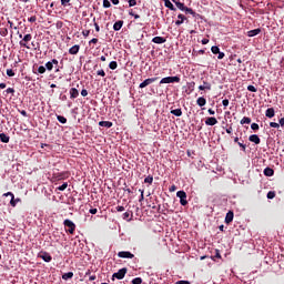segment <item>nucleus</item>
Here are the masks:
<instances>
[{
    "instance_id": "1",
    "label": "nucleus",
    "mask_w": 284,
    "mask_h": 284,
    "mask_svg": "<svg viewBox=\"0 0 284 284\" xmlns=\"http://www.w3.org/2000/svg\"><path fill=\"white\" fill-rule=\"evenodd\" d=\"M19 39H22L19 41L20 48H26L27 50H31L32 48L30 47V41H32V34L27 33L24 37L23 34L19 33Z\"/></svg>"
},
{
    "instance_id": "2",
    "label": "nucleus",
    "mask_w": 284,
    "mask_h": 284,
    "mask_svg": "<svg viewBox=\"0 0 284 284\" xmlns=\"http://www.w3.org/2000/svg\"><path fill=\"white\" fill-rule=\"evenodd\" d=\"M63 225L64 227H68L65 232H68L69 234H74L77 230V224H74V222H72L71 220H64Z\"/></svg>"
},
{
    "instance_id": "3",
    "label": "nucleus",
    "mask_w": 284,
    "mask_h": 284,
    "mask_svg": "<svg viewBox=\"0 0 284 284\" xmlns=\"http://www.w3.org/2000/svg\"><path fill=\"white\" fill-rule=\"evenodd\" d=\"M164 83H181V78L179 75L166 77L160 81V85H163Z\"/></svg>"
},
{
    "instance_id": "4",
    "label": "nucleus",
    "mask_w": 284,
    "mask_h": 284,
    "mask_svg": "<svg viewBox=\"0 0 284 284\" xmlns=\"http://www.w3.org/2000/svg\"><path fill=\"white\" fill-rule=\"evenodd\" d=\"M178 199H180V204L185 206L187 205V193L185 191H178L176 192Z\"/></svg>"
},
{
    "instance_id": "5",
    "label": "nucleus",
    "mask_w": 284,
    "mask_h": 284,
    "mask_svg": "<svg viewBox=\"0 0 284 284\" xmlns=\"http://www.w3.org/2000/svg\"><path fill=\"white\" fill-rule=\"evenodd\" d=\"M125 274H128V268H120L116 273L113 274V278H118V281H123V278H125Z\"/></svg>"
},
{
    "instance_id": "6",
    "label": "nucleus",
    "mask_w": 284,
    "mask_h": 284,
    "mask_svg": "<svg viewBox=\"0 0 284 284\" xmlns=\"http://www.w3.org/2000/svg\"><path fill=\"white\" fill-rule=\"evenodd\" d=\"M155 81H159V78H149L140 83L139 88L143 90V88H148V85H151V83H154Z\"/></svg>"
},
{
    "instance_id": "7",
    "label": "nucleus",
    "mask_w": 284,
    "mask_h": 284,
    "mask_svg": "<svg viewBox=\"0 0 284 284\" xmlns=\"http://www.w3.org/2000/svg\"><path fill=\"white\" fill-rule=\"evenodd\" d=\"M38 256L39 258H42L44 263H50L52 261V255H50L48 252H40Z\"/></svg>"
},
{
    "instance_id": "8",
    "label": "nucleus",
    "mask_w": 284,
    "mask_h": 284,
    "mask_svg": "<svg viewBox=\"0 0 284 284\" xmlns=\"http://www.w3.org/2000/svg\"><path fill=\"white\" fill-rule=\"evenodd\" d=\"M118 256L119 258H134V254H132L130 251H120Z\"/></svg>"
},
{
    "instance_id": "9",
    "label": "nucleus",
    "mask_w": 284,
    "mask_h": 284,
    "mask_svg": "<svg viewBox=\"0 0 284 284\" xmlns=\"http://www.w3.org/2000/svg\"><path fill=\"white\" fill-rule=\"evenodd\" d=\"M53 179H55V181H63V180L68 179V172L55 173L53 175Z\"/></svg>"
},
{
    "instance_id": "10",
    "label": "nucleus",
    "mask_w": 284,
    "mask_h": 284,
    "mask_svg": "<svg viewBox=\"0 0 284 284\" xmlns=\"http://www.w3.org/2000/svg\"><path fill=\"white\" fill-rule=\"evenodd\" d=\"M248 141H251V143H255V145H260L261 144V138H258L257 134H252L248 136Z\"/></svg>"
},
{
    "instance_id": "11",
    "label": "nucleus",
    "mask_w": 284,
    "mask_h": 284,
    "mask_svg": "<svg viewBox=\"0 0 284 284\" xmlns=\"http://www.w3.org/2000/svg\"><path fill=\"white\" fill-rule=\"evenodd\" d=\"M234 221V212L229 211L225 216V223L226 225H230Z\"/></svg>"
},
{
    "instance_id": "12",
    "label": "nucleus",
    "mask_w": 284,
    "mask_h": 284,
    "mask_svg": "<svg viewBox=\"0 0 284 284\" xmlns=\"http://www.w3.org/2000/svg\"><path fill=\"white\" fill-rule=\"evenodd\" d=\"M165 41H168V39H165L164 37H154L152 39V43H156L159 45H161L162 43H165Z\"/></svg>"
},
{
    "instance_id": "13",
    "label": "nucleus",
    "mask_w": 284,
    "mask_h": 284,
    "mask_svg": "<svg viewBox=\"0 0 284 284\" xmlns=\"http://www.w3.org/2000/svg\"><path fill=\"white\" fill-rule=\"evenodd\" d=\"M216 123H219V120L214 116L206 118L205 120V125H216Z\"/></svg>"
},
{
    "instance_id": "14",
    "label": "nucleus",
    "mask_w": 284,
    "mask_h": 284,
    "mask_svg": "<svg viewBox=\"0 0 284 284\" xmlns=\"http://www.w3.org/2000/svg\"><path fill=\"white\" fill-rule=\"evenodd\" d=\"M69 94L70 99H77L79 97V90L77 88H71Z\"/></svg>"
},
{
    "instance_id": "15",
    "label": "nucleus",
    "mask_w": 284,
    "mask_h": 284,
    "mask_svg": "<svg viewBox=\"0 0 284 284\" xmlns=\"http://www.w3.org/2000/svg\"><path fill=\"white\" fill-rule=\"evenodd\" d=\"M79 50H81V47L79 44H74L69 49V54H79Z\"/></svg>"
},
{
    "instance_id": "16",
    "label": "nucleus",
    "mask_w": 284,
    "mask_h": 284,
    "mask_svg": "<svg viewBox=\"0 0 284 284\" xmlns=\"http://www.w3.org/2000/svg\"><path fill=\"white\" fill-rule=\"evenodd\" d=\"M199 90H201V91H203V90H212V83H210L207 81H203V85H200Z\"/></svg>"
},
{
    "instance_id": "17",
    "label": "nucleus",
    "mask_w": 284,
    "mask_h": 284,
    "mask_svg": "<svg viewBox=\"0 0 284 284\" xmlns=\"http://www.w3.org/2000/svg\"><path fill=\"white\" fill-rule=\"evenodd\" d=\"M123 28V20H120V21H116L114 24H113V30L115 32H119V30H121Z\"/></svg>"
},
{
    "instance_id": "18",
    "label": "nucleus",
    "mask_w": 284,
    "mask_h": 284,
    "mask_svg": "<svg viewBox=\"0 0 284 284\" xmlns=\"http://www.w3.org/2000/svg\"><path fill=\"white\" fill-rule=\"evenodd\" d=\"M164 6H165V8H169V10L176 12L174 4L170 0H164Z\"/></svg>"
},
{
    "instance_id": "19",
    "label": "nucleus",
    "mask_w": 284,
    "mask_h": 284,
    "mask_svg": "<svg viewBox=\"0 0 284 284\" xmlns=\"http://www.w3.org/2000/svg\"><path fill=\"white\" fill-rule=\"evenodd\" d=\"M178 19H179V20L175 21V26H182V23H183L187 18H185V16H183V13H180V14L178 16Z\"/></svg>"
},
{
    "instance_id": "20",
    "label": "nucleus",
    "mask_w": 284,
    "mask_h": 284,
    "mask_svg": "<svg viewBox=\"0 0 284 284\" xmlns=\"http://www.w3.org/2000/svg\"><path fill=\"white\" fill-rule=\"evenodd\" d=\"M99 125H100V128H108V129H110V128H112L113 123L110 122V121H100Z\"/></svg>"
},
{
    "instance_id": "21",
    "label": "nucleus",
    "mask_w": 284,
    "mask_h": 284,
    "mask_svg": "<svg viewBox=\"0 0 284 284\" xmlns=\"http://www.w3.org/2000/svg\"><path fill=\"white\" fill-rule=\"evenodd\" d=\"M274 114H275L274 108H270L265 112V116H267V119H274Z\"/></svg>"
},
{
    "instance_id": "22",
    "label": "nucleus",
    "mask_w": 284,
    "mask_h": 284,
    "mask_svg": "<svg viewBox=\"0 0 284 284\" xmlns=\"http://www.w3.org/2000/svg\"><path fill=\"white\" fill-rule=\"evenodd\" d=\"M261 34V29H253L251 31H247V37H256Z\"/></svg>"
},
{
    "instance_id": "23",
    "label": "nucleus",
    "mask_w": 284,
    "mask_h": 284,
    "mask_svg": "<svg viewBox=\"0 0 284 284\" xmlns=\"http://www.w3.org/2000/svg\"><path fill=\"white\" fill-rule=\"evenodd\" d=\"M206 103H207V100H205V98H203V97H200V98L196 100V104H197L200 108H203Z\"/></svg>"
},
{
    "instance_id": "24",
    "label": "nucleus",
    "mask_w": 284,
    "mask_h": 284,
    "mask_svg": "<svg viewBox=\"0 0 284 284\" xmlns=\"http://www.w3.org/2000/svg\"><path fill=\"white\" fill-rule=\"evenodd\" d=\"M0 141L2 143H10V136H8L6 133H0Z\"/></svg>"
},
{
    "instance_id": "25",
    "label": "nucleus",
    "mask_w": 284,
    "mask_h": 284,
    "mask_svg": "<svg viewBox=\"0 0 284 284\" xmlns=\"http://www.w3.org/2000/svg\"><path fill=\"white\" fill-rule=\"evenodd\" d=\"M264 176H274V170L272 168L264 169Z\"/></svg>"
},
{
    "instance_id": "26",
    "label": "nucleus",
    "mask_w": 284,
    "mask_h": 284,
    "mask_svg": "<svg viewBox=\"0 0 284 284\" xmlns=\"http://www.w3.org/2000/svg\"><path fill=\"white\" fill-rule=\"evenodd\" d=\"M172 1H173V3H175L176 8H178L179 10H181L182 12L185 10V4H184V3L179 2V1H176V0H172Z\"/></svg>"
},
{
    "instance_id": "27",
    "label": "nucleus",
    "mask_w": 284,
    "mask_h": 284,
    "mask_svg": "<svg viewBox=\"0 0 284 284\" xmlns=\"http://www.w3.org/2000/svg\"><path fill=\"white\" fill-rule=\"evenodd\" d=\"M14 88H8L7 90L3 91V95L8 97V94H11V97H14Z\"/></svg>"
},
{
    "instance_id": "28",
    "label": "nucleus",
    "mask_w": 284,
    "mask_h": 284,
    "mask_svg": "<svg viewBox=\"0 0 284 284\" xmlns=\"http://www.w3.org/2000/svg\"><path fill=\"white\" fill-rule=\"evenodd\" d=\"M241 125H250V123H252V119L248 118V116H244L242 120H241Z\"/></svg>"
},
{
    "instance_id": "29",
    "label": "nucleus",
    "mask_w": 284,
    "mask_h": 284,
    "mask_svg": "<svg viewBox=\"0 0 284 284\" xmlns=\"http://www.w3.org/2000/svg\"><path fill=\"white\" fill-rule=\"evenodd\" d=\"M183 12H185V14H192V17H196V12L192 10V8L184 7Z\"/></svg>"
},
{
    "instance_id": "30",
    "label": "nucleus",
    "mask_w": 284,
    "mask_h": 284,
    "mask_svg": "<svg viewBox=\"0 0 284 284\" xmlns=\"http://www.w3.org/2000/svg\"><path fill=\"white\" fill-rule=\"evenodd\" d=\"M171 114H174V116H183V111L181 109H174L171 110Z\"/></svg>"
},
{
    "instance_id": "31",
    "label": "nucleus",
    "mask_w": 284,
    "mask_h": 284,
    "mask_svg": "<svg viewBox=\"0 0 284 284\" xmlns=\"http://www.w3.org/2000/svg\"><path fill=\"white\" fill-rule=\"evenodd\" d=\"M74 276L73 272H68L62 275L63 281H69V278H72Z\"/></svg>"
},
{
    "instance_id": "32",
    "label": "nucleus",
    "mask_w": 284,
    "mask_h": 284,
    "mask_svg": "<svg viewBox=\"0 0 284 284\" xmlns=\"http://www.w3.org/2000/svg\"><path fill=\"white\" fill-rule=\"evenodd\" d=\"M21 202V199H14V195H12L11 201H10V205L12 207H17V203Z\"/></svg>"
},
{
    "instance_id": "33",
    "label": "nucleus",
    "mask_w": 284,
    "mask_h": 284,
    "mask_svg": "<svg viewBox=\"0 0 284 284\" xmlns=\"http://www.w3.org/2000/svg\"><path fill=\"white\" fill-rule=\"evenodd\" d=\"M45 67H43V65H40V67H38V70L37 71H34V74H45Z\"/></svg>"
},
{
    "instance_id": "34",
    "label": "nucleus",
    "mask_w": 284,
    "mask_h": 284,
    "mask_svg": "<svg viewBox=\"0 0 284 284\" xmlns=\"http://www.w3.org/2000/svg\"><path fill=\"white\" fill-rule=\"evenodd\" d=\"M44 68H45V70H48V72H52V70H54V67H53V64L51 63V61L47 62V63L44 64Z\"/></svg>"
},
{
    "instance_id": "35",
    "label": "nucleus",
    "mask_w": 284,
    "mask_h": 284,
    "mask_svg": "<svg viewBox=\"0 0 284 284\" xmlns=\"http://www.w3.org/2000/svg\"><path fill=\"white\" fill-rule=\"evenodd\" d=\"M144 183H149V185H152L154 183V176L149 175L144 179Z\"/></svg>"
},
{
    "instance_id": "36",
    "label": "nucleus",
    "mask_w": 284,
    "mask_h": 284,
    "mask_svg": "<svg viewBox=\"0 0 284 284\" xmlns=\"http://www.w3.org/2000/svg\"><path fill=\"white\" fill-rule=\"evenodd\" d=\"M57 120L59 121V123H62V124L68 123V119H65V116L63 115H57Z\"/></svg>"
},
{
    "instance_id": "37",
    "label": "nucleus",
    "mask_w": 284,
    "mask_h": 284,
    "mask_svg": "<svg viewBox=\"0 0 284 284\" xmlns=\"http://www.w3.org/2000/svg\"><path fill=\"white\" fill-rule=\"evenodd\" d=\"M109 68L110 70H116V68H119V63H116V61H111L109 63Z\"/></svg>"
},
{
    "instance_id": "38",
    "label": "nucleus",
    "mask_w": 284,
    "mask_h": 284,
    "mask_svg": "<svg viewBox=\"0 0 284 284\" xmlns=\"http://www.w3.org/2000/svg\"><path fill=\"white\" fill-rule=\"evenodd\" d=\"M211 52H212L213 54H221V49H220L219 47H216V45H213V47L211 48Z\"/></svg>"
},
{
    "instance_id": "39",
    "label": "nucleus",
    "mask_w": 284,
    "mask_h": 284,
    "mask_svg": "<svg viewBox=\"0 0 284 284\" xmlns=\"http://www.w3.org/2000/svg\"><path fill=\"white\" fill-rule=\"evenodd\" d=\"M55 190H59V192H64V190H68V182H64L62 185L58 186Z\"/></svg>"
},
{
    "instance_id": "40",
    "label": "nucleus",
    "mask_w": 284,
    "mask_h": 284,
    "mask_svg": "<svg viewBox=\"0 0 284 284\" xmlns=\"http://www.w3.org/2000/svg\"><path fill=\"white\" fill-rule=\"evenodd\" d=\"M129 16H130V17H133L134 19H141V16L134 13V10H133V9H131V10L129 11Z\"/></svg>"
},
{
    "instance_id": "41",
    "label": "nucleus",
    "mask_w": 284,
    "mask_h": 284,
    "mask_svg": "<svg viewBox=\"0 0 284 284\" xmlns=\"http://www.w3.org/2000/svg\"><path fill=\"white\" fill-rule=\"evenodd\" d=\"M131 283H132V284H141V283H143V278H141V277H135V278L132 280Z\"/></svg>"
},
{
    "instance_id": "42",
    "label": "nucleus",
    "mask_w": 284,
    "mask_h": 284,
    "mask_svg": "<svg viewBox=\"0 0 284 284\" xmlns=\"http://www.w3.org/2000/svg\"><path fill=\"white\" fill-rule=\"evenodd\" d=\"M237 145H240L242 152H245V150H247V145H245V143H243V141L237 142Z\"/></svg>"
},
{
    "instance_id": "43",
    "label": "nucleus",
    "mask_w": 284,
    "mask_h": 284,
    "mask_svg": "<svg viewBox=\"0 0 284 284\" xmlns=\"http://www.w3.org/2000/svg\"><path fill=\"white\" fill-rule=\"evenodd\" d=\"M267 199H275L276 197V192H274V191H270L268 193H267Z\"/></svg>"
},
{
    "instance_id": "44",
    "label": "nucleus",
    "mask_w": 284,
    "mask_h": 284,
    "mask_svg": "<svg viewBox=\"0 0 284 284\" xmlns=\"http://www.w3.org/2000/svg\"><path fill=\"white\" fill-rule=\"evenodd\" d=\"M0 34H1L2 37H8V28H2V29L0 30Z\"/></svg>"
},
{
    "instance_id": "45",
    "label": "nucleus",
    "mask_w": 284,
    "mask_h": 284,
    "mask_svg": "<svg viewBox=\"0 0 284 284\" xmlns=\"http://www.w3.org/2000/svg\"><path fill=\"white\" fill-rule=\"evenodd\" d=\"M103 8H112V3H110V0H103Z\"/></svg>"
},
{
    "instance_id": "46",
    "label": "nucleus",
    "mask_w": 284,
    "mask_h": 284,
    "mask_svg": "<svg viewBox=\"0 0 284 284\" xmlns=\"http://www.w3.org/2000/svg\"><path fill=\"white\" fill-rule=\"evenodd\" d=\"M251 129H252L254 132H256V131H258L260 126H258L257 123H252V124H251Z\"/></svg>"
},
{
    "instance_id": "47",
    "label": "nucleus",
    "mask_w": 284,
    "mask_h": 284,
    "mask_svg": "<svg viewBox=\"0 0 284 284\" xmlns=\"http://www.w3.org/2000/svg\"><path fill=\"white\" fill-rule=\"evenodd\" d=\"M247 90H248V92H258V90L254 85H248Z\"/></svg>"
},
{
    "instance_id": "48",
    "label": "nucleus",
    "mask_w": 284,
    "mask_h": 284,
    "mask_svg": "<svg viewBox=\"0 0 284 284\" xmlns=\"http://www.w3.org/2000/svg\"><path fill=\"white\" fill-rule=\"evenodd\" d=\"M70 1L71 0H61V6H63V8H67V6H70Z\"/></svg>"
},
{
    "instance_id": "49",
    "label": "nucleus",
    "mask_w": 284,
    "mask_h": 284,
    "mask_svg": "<svg viewBox=\"0 0 284 284\" xmlns=\"http://www.w3.org/2000/svg\"><path fill=\"white\" fill-rule=\"evenodd\" d=\"M136 6V0H129V8H134Z\"/></svg>"
},
{
    "instance_id": "50",
    "label": "nucleus",
    "mask_w": 284,
    "mask_h": 284,
    "mask_svg": "<svg viewBox=\"0 0 284 284\" xmlns=\"http://www.w3.org/2000/svg\"><path fill=\"white\" fill-rule=\"evenodd\" d=\"M82 36L88 39V37H90V30H83L82 31Z\"/></svg>"
},
{
    "instance_id": "51",
    "label": "nucleus",
    "mask_w": 284,
    "mask_h": 284,
    "mask_svg": "<svg viewBox=\"0 0 284 284\" xmlns=\"http://www.w3.org/2000/svg\"><path fill=\"white\" fill-rule=\"evenodd\" d=\"M194 85H196L195 82H190L189 83V90H191V92H194Z\"/></svg>"
},
{
    "instance_id": "52",
    "label": "nucleus",
    "mask_w": 284,
    "mask_h": 284,
    "mask_svg": "<svg viewBox=\"0 0 284 284\" xmlns=\"http://www.w3.org/2000/svg\"><path fill=\"white\" fill-rule=\"evenodd\" d=\"M92 43H93V44L99 43V39H97V38L91 39V40L89 41V45H92Z\"/></svg>"
},
{
    "instance_id": "53",
    "label": "nucleus",
    "mask_w": 284,
    "mask_h": 284,
    "mask_svg": "<svg viewBox=\"0 0 284 284\" xmlns=\"http://www.w3.org/2000/svg\"><path fill=\"white\" fill-rule=\"evenodd\" d=\"M7 75L8 77H14V71L12 69L7 70Z\"/></svg>"
},
{
    "instance_id": "54",
    "label": "nucleus",
    "mask_w": 284,
    "mask_h": 284,
    "mask_svg": "<svg viewBox=\"0 0 284 284\" xmlns=\"http://www.w3.org/2000/svg\"><path fill=\"white\" fill-rule=\"evenodd\" d=\"M98 77H105V71L103 69L97 72Z\"/></svg>"
},
{
    "instance_id": "55",
    "label": "nucleus",
    "mask_w": 284,
    "mask_h": 284,
    "mask_svg": "<svg viewBox=\"0 0 284 284\" xmlns=\"http://www.w3.org/2000/svg\"><path fill=\"white\" fill-rule=\"evenodd\" d=\"M270 126H271V128H276V129H278V128H281V124H278V123H276V122H271V123H270Z\"/></svg>"
},
{
    "instance_id": "56",
    "label": "nucleus",
    "mask_w": 284,
    "mask_h": 284,
    "mask_svg": "<svg viewBox=\"0 0 284 284\" xmlns=\"http://www.w3.org/2000/svg\"><path fill=\"white\" fill-rule=\"evenodd\" d=\"M30 23H34L37 21V16H32L28 19Z\"/></svg>"
},
{
    "instance_id": "57",
    "label": "nucleus",
    "mask_w": 284,
    "mask_h": 284,
    "mask_svg": "<svg viewBox=\"0 0 284 284\" xmlns=\"http://www.w3.org/2000/svg\"><path fill=\"white\" fill-rule=\"evenodd\" d=\"M222 105H224V108H227V105H230V100L224 99V100L222 101Z\"/></svg>"
},
{
    "instance_id": "58",
    "label": "nucleus",
    "mask_w": 284,
    "mask_h": 284,
    "mask_svg": "<svg viewBox=\"0 0 284 284\" xmlns=\"http://www.w3.org/2000/svg\"><path fill=\"white\" fill-rule=\"evenodd\" d=\"M175 284H192V283H190V281L181 280V281H178Z\"/></svg>"
},
{
    "instance_id": "59",
    "label": "nucleus",
    "mask_w": 284,
    "mask_h": 284,
    "mask_svg": "<svg viewBox=\"0 0 284 284\" xmlns=\"http://www.w3.org/2000/svg\"><path fill=\"white\" fill-rule=\"evenodd\" d=\"M115 210H116V212H125L124 206H116Z\"/></svg>"
},
{
    "instance_id": "60",
    "label": "nucleus",
    "mask_w": 284,
    "mask_h": 284,
    "mask_svg": "<svg viewBox=\"0 0 284 284\" xmlns=\"http://www.w3.org/2000/svg\"><path fill=\"white\" fill-rule=\"evenodd\" d=\"M123 219H124V221H129L130 214L128 212L123 213Z\"/></svg>"
},
{
    "instance_id": "61",
    "label": "nucleus",
    "mask_w": 284,
    "mask_h": 284,
    "mask_svg": "<svg viewBox=\"0 0 284 284\" xmlns=\"http://www.w3.org/2000/svg\"><path fill=\"white\" fill-rule=\"evenodd\" d=\"M219 55H217V59H225V53L224 52H221L220 51V53H217Z\"/></svg>"
},
{
    "instance_id": "62",
    "label": "nucleus",
    "mask_w": 284,
    "mask_h": 284,
    "mask_svg": "<svg viewBox=\"0 0 284 284\" xmlns=\"http://www.w3.org/2000/svg\"><path fill=\"white\" fill-rule=\"evenodd\" d=\"M214 258H221V252L219 250L215 251Z\"/></svg>"
},
{
    "instance_id": "63",
    "label": "nucleus",
    "mask_w": 284,
    "mask_h": 284,
    "mask_svg": "<svg viewBox=\"0 0 284 284\" xmlns=\"http://www.w3.org/2000/svg\"><path fill=\"white\" fill-rule=\"evenodd\" d=\"M233 128L232 126H229L227 129H226V134H232V132H233Z\"/></svg>"
},
{
    "instance_id": "64",
    "label": "nucleus",
    "mask_w": 284,
    "mask_h": 284,
    "mask_svg": "<svg viewBox=\"0 0 284 284\" xmlns=\"http://www.w3.org/2000/svg\"><path fill=\"white\" fill-rule=\"evenodd\" d=\"M81 95H82V97H88V90L83 89V90L81 91Z\"/></svg>"
}]
</instances>
